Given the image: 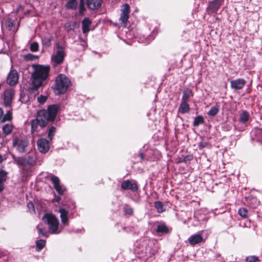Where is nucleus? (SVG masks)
Instances as JSON below:
<instances>
[{
	"label": "nucleus",
	"instance_id": "43",
	"mask_svg": "<svg viewBox=\"0 0 262 262\" xmlns=\"http://www.w3.org/2000/svg\"><path fill=\"white\" fill-rule=\"evenodd\" d=\"M26 58L28 60H33L38 58L37 56L31 54H28L26 55Z\"/></svg>",
	"mask_w": 262,
	"mask_h": 262
},
{
	"label": "nucleus",
	"instance_id": "47",
	"mask_svg": "<svg viewBox=\"0 0 262 262\" xmlns=\"http://www.w3.org/2000/svg\"><path fill=\"white\" fill-rule=\"evenodd\" d=\"M60 200V196H57V195L55 196L54 201L58 202H59Z\"/></svg>",
	"mask_w": 262,
	"mask_h": 262
},
{
	"label": "nucleus",
	"instance_id": "12",
	"mask_svg": "<svg viewBox=\"0 0 262 262\" xmlns=\"http://www.w3.org/2000/svg\"><path fill=\"white\" fill-rule=\"evenodd\" d=\"M14 95V91L12 89L6 90L4 93V104L6 106L11 105L12 99Z\"/></svg>",
	"mask_w": 262,
	"mask_h": 262
},
{
	"label": "nucleus",
	"instance_id": "20",
	"mask_svg": "<svg viewBox=\"0 0 262 262\" xmlns=\"http://www.w3.org/2000/svg\"><path fill=\"white\" fill-rule=\"evenodd\" d=\"M62 223L65 225L68 224L69 211L64 208H60L59 210Z\"/></svg>",
	"mask_w": 262,
	"mask_h": 262
},
{
	"label": "nucleus",
	"instance_id": "14",
	"mask_svg": "<svg viewBox=\"0 0 262 262\" xmlns=\"http://www.w3.org/2000/svg\"><path fill=\"white\" fill-rule=\"evenodd\" d=\"M224 0H213L209 3L207 7V11L209 13L216 12L222 5Z\"/></svg>",
	"mask_w": 262,
	"mask_h": 262
},
{
	"label": "nucleus",
	"instance_id": "17",
	"mask_svg": "<svg viewBox=\"0 0 262 262\" xmlns=\"http://www.w3.org/2000/svg\"><path fill=\"white\" fill-rule=\"evenodd\" d=\"M231 87L234 90L242 89L246 83V81L244 79H237L230 81Z\"/></svg>",
	"mask_w": 262,
	"mask_h": 262
},
{
	"label": "nucleus",
	"instance_id": "39",
	"mask_svg": "<svg viewBox=\"0 0 262 262\" xmlns=\"http://www.w3.org/2000/svg\"><path fill=\"white\" fill-rule=\"evenodd\" d=\"M37 229L39 234L43 236H48V232L46 229L40 228L39 225L37 227Z\"/></svg>",
	"mask_w": 262,
	"mask_h": 262
},
{
	"label": "nucleus",
	"instance_id": "27",
	"mask_svg": "<svg viewBox=\"0 0 262 262\" xmlns=\"http://www.w3.org/2000/svg\"><path fill=\"white\" fill-rule=\"evenodd\" d=\"M192 96V91L188 89H186L183 91L182 101H187V100Z\"/></svg>",
	"mask_w": 262,
	"mask_h": 262
},
{
	"label": "nucleus",
	"instance_id": "36",
	"mask_svg": "<svg viewBox=\"0 0 262 262\" xmlns=\"http://www.w3.org/2000/svg\"><path fill=\"white\" fill-rule=\"evenodd\" d=\"M246 262H259V260L258 257L251 255L247 257L246 259Z\"/></svg>",
	"mask_w": 262,
	"mask_h": 262
},
{
	"label": "nucleus",
	"instance_id": "38",
	"mask_svg": "<svg viewBox=\"0 0 262 262\" xmlns=\"http://www.w3.org/2000/svg\"><path fill=\"white\" fill-rule=\"evenodd\" d=\"M39 45L37 42H33L30 45V50L32 52H37L38 50Z\"/></svg>",
	"mask_w": 262,
	"mask_h": 262
},
{
	"label": "nucleus",
	"instance_id": "22",
	"mask_svg": "<svg viewBox=\"0 0 262 262\" xmlns=\"http://www.w3.org/2000/svg\"><path fill=\"white\" fill-rule=\"evenodd\" d=\"M14 128V127L12 124L7 123L3 125L2 130L4 135L8 136L12 133Z\"/></svg>",
	"mask_w": 262,
	"mask_h": 262
},
{
	"label": "nucleus",
	"instance_id": "40",
	"mask_svg": "<svg viewBox=\"0 0 262 262\" xmlns=\"http://www.w3.org/2000/svg\"><path fill=\"white\" fill-rule=\"evenodd\" d=\"M47 99V97L45 96L40 95L37 97V101L39 103L42 104L45 103Z\"/></svg>",
	"mask_w": 262,
	"mask_h": 262
},
{
	"label": "nucleus",
	"instance_id": "30",
	"mask_svg": "<svg viewBox=\"0 0 262 262\" xmlns=\"http://www.w3.org/2000/svg\"><path fill=\"white\" fill-rule=\"evenodd\" d=\"M204 123V118L202 116H198L194 119L193 123V126H197Z\"/></svg>",
	"mask_w": 262,
	"mask_h": 262
},
{
	"label": "nucleus",
	"instance_id": "8",
	"mask_svg": "<svg viewBox=\"0 0 262 262\" xmlns=\"http://www.w3.org/2000/svg\"><path fill=\"white\" fill-rule=\"evenodd\" d=\"M17 164L21 166L34 165L36 163L35 155L29 156L27 157H20L16 160Z\"/></svg>",
	"mask_w": 262,
	"mask_h": 262
},
{
	"label": "nucleus",
	"instance_id": "7",
	"mask_svg": "<svg viewBox=\"0 0 262 262\" xmlns=\"http://www.w3.org/2000/svg\"><path fill=\"white\" fill-rule=\"evenodd\" d=\"M64 56L63 48L58 46L56 52L52 56V63L53 67H55L61 64L63 61Z\"/></svg>",
	"mask_w": 262,
	"mask_h": 262
},
{
	"label": "nucleus",
	"instance_id": "35",
	"mask_svg": "<svg viewBox=\"0 0 262 262\" xmlns=\"http://www.w3.org/2000/svg\"><path fill=\"white\" fill-rule=\"evenodd\" d=\"M247 213L248 211L245 208H241L238 210L239 215L243 218H246L247 217Z\"/></svg>",
	"mask_w": 262,
	"mask_h": 262
},
{
	"label": "nucleus",
	"instance_id": "25",
	"mask_svg": "<svg viewBox=\"0 0 262 262\" xmlns=\"http://www.w3.org/2000/svg\"><path fill=\"white\" fill-rule=\"evenodd\" d=\"M7 178V173L4 171H0V192L4 189V182Z\"/></svg>",
	"mask_w": 262,
	"mask_h": 262
},
{
	"label": "nucleus",
	"instance_id": "13",
	"mask_svg": "<svg viewBox=\"0 0 262 262\" xmlns=\"http://www.w3.org/2000/svg\"><path fill=\"white\" fill-rule=\"evenodd\" d=\"M18 77L17 71L11 70L7 76V83L12 86L15 85L18 82Z\"/></svg>",
	"mask_w": 262,
	"mask_h": 262
},
{
	"label": "nucleus",
	"instance_id": "48",
	"mask_svg": "<svg viewBox=\"0 0 262 262\" xmlns=\"http://www.w3.org/2000/svg\"><path fill=\"white\" fill-rule=\"evenodd\" d=\"M139 156L141 158V160H143L144 159V155L142 152H140L139 154Z\"/></svg>",
	"mask_w": 262,
	"mask_h": 262
},
{
	"label": "nucleus",
	"instance_id": "16",
	"mask_svg": "<svg viewBox=\"0 0 262 262\" xmlns=\"http://www.w3.org/2000/svg\"><path fill=\"white\" fill-rule=\"evenodd\" d=\"M121 188L124 190L130 189L132 191L135 192L138 190V186L136 183H132L129 180L123 181L121 184Z\"/></svg>",
	"mask_w": 262,
	"mask_h": 262
},
{
	"label": "nucleus",
	"instance_id": "18",
	"mask_svg": "<svg viewBox=\"0 0 262 262\" xmlns=\"http://www.w3.org/2000/svg\"><path fill=\"white\" fill-rule=\"evenodd\" d=\"M203 240V237L200 233L193 234L188 239L189 244L192 246L201 243Z\"/></svg>",
	"mask_w": 262,
	"mask_h": 262
},
{
	"label": "nucleus",
	"instance_id": "4",
	"mask_svg": "<svg viewBox=\"0 0 262 262\" xmlns=\"http://www.w3.org/2000/svg\"><path fill=\"white\" fill-rule=\"evenodd\" d=\"M70 83L69 79L64 75L60 74L56 78V86L59 93H65Z\"/></svg>",
	"mask_w": 262,
	"mask_h": 262
},
{
	"label": "nucleus",
	"instance_id": "28",
	"mask_svg": "<svg viewBox=\"0 0 262 262\" xmlns=\"http://www.w3.org/2000/svg\"><path fill=\"white\" fill-rule=\"evenodd\" d=\"M249 118V115L247 112H244L240 116L239 120L241 122L245 123L247 122Z\"/></svg>",
	"mask_w": 262,
	"mask_h": 262
},
{
	"label": "nucleus",
	"instance_id": "26",
	"mask_svg": "<svg viewBox=\"0 0 262 262\" xmlns=\"http://www.w3.org/2000/svg\"><path fill=\"white\" fill-rule=\"evenodd\" d=\"M156 231L158 233L165 234L168 233V229L164 224H160L158 225Z\"/></svg>",
	"mask_w": 262,
	"mask_h": 262
},
{
	"label": "nucleus",
	"instance_id": "9",
	"mask_svg": "<svg viewBox=\"0 0 262 262\" xmlns=\"http://www.w3.org/2000/svg\"><path fill=\"white\" fill-rule=\"evenodd\" d=\"M48 179L52 182L54 188L58 194L60 195L62 194L64 191V188H62L60 185L59 178L51 174L48 177Z\"/></svg>",
	"mask_w": 262,
	"mask_h": 262
},
{
	"label": "nucleus",
	"instance_id": "33",
	"mask_svg": "<svg viewBox=\"0 0 262 262\" xmlns=\"http://www.w3.org/2000/svg\"><path fill=\"white\" fill-rule=\"evenodd\" d=\"M155 207L158 212H163L165 211L163 204L160 201L155 202Z\"/></svg>",
	"mask_w": 262,
	"mask_h": 262
},
{
	"label": "nucleus",
	"instance_id": "1",
	"mask_svg": "<svg viewBox=\"0 0 262 262\" xmlns=\"http://www.w3.org/2000/svg\"><path fill=\"white\" fill-rule=\"evenodd\" d=\"M32 72V84L34 89L40 87L49 77L50 67L40 64H33Z\"/></svg>",
	"mask_w": 262,
	"mask_h": 262
},
{
	"label": "nucleus",
	"instance_id": "3",
	"mask_svg": "<svg viewBox=\"0 0 262 262\" xmlns=\"http://www.w3.org/2000/svg\"><path fill=\"white\" fill-rule=\"evenodd\" d=\"M44 222L48 225L49 231L52 234H58L61 232L59 229V221L55 216L46 213L42 217Z\"/></svg>",
	"mask_w": 262,
	"mask_h": 262
},
{
	"label": "nucleus",
	"instance_id": "23",
	"mask_svg": "<svg viewBox=\"0 0 262 262\" xmlns=\"http://www.w3.org/2000/svg\"><path fill=\"white\" fill-rule=\"evenodd\" d=\"M189 105L187 101H182L179 111L182 114H185L189 111Z\"/></svg>",
	"mask_w": 262,
	"mask_h": 262
},
{
	"label": "nucleus",
	"instance_id": "11",
	"mask_svg": "<svg viewBox=\"0 0 262 262\" xmlns=\"http://www.w3.org/2000/svg\"><path fill=\"white\" fill-rule=\"evenodd\" d=\"M130 12V7L128 4H124L122 6L121 9V14L120 20L124 25L126 24L127 20L129 18V13Z\"/></svg>",
	"mask_w": 262,
	"mask_h": 262
},
{
	"label": "nucleus",
	"instance_id": "37",
	"mask_svg": "<svg viewBox=\"0 0 262 262\" xmlns=\"http://www.w3.org/2000/svg\"><path fill=\"white\" fill-rule=\"evenodd\" d=\"M56 128L54 126H51L48 132V137L50 140H52L53 136H54L55 133Z\"/></svg>",
	"mask_w": 262,
	"mask_h": 262
},
{
	"label": "nucleus",
	"instance_id": "24",
	"mask_svg": "<svg viewBox=\"0 0 262 262\" xmlns=\"http://www.w3.org/2000/svg\"><path fill=\"white\" fill-rule=\"evenodd\" d=\"M5 23L6 27L10 31L12 32L15 31V23L11 19L7 18Z\"/></svg>",
	"mask_w": 262,
	"mask_h": 262
},
{
	"label": "nucleus",
	"instance_id": "19",
	"mask_svg": "<svg viewBox=\"0 0 262 262\" xmlns=\"http://www.w3.org/2000/svg\"><path fill=\"white\" fill-rule=\"evenodd\" d=\"M102 0H86L88 7L92 10L98 9L100 7Z\"/></svg>",
	"mask_w": 262,
	"mask_h": 262
},
{
	"label": "nucleus",
	"instance_id": "2",
	"mask_svg": "<svg viewBox=\"0 0 262 262\" xmlns=\"http://www.w3.org/2000/svg\"><path fill=\"white\" fill-rule=\"evenodd\" d=\"M45 112L38 111L36 119L31 121V133L34 135L37 134L40 128L47 125V120L44 118Z\"/></svg>",
	"mask_w": 262,
	"mask_h": 262
},
{
	"label": "nucleus",
	"instance_id": "49",
	"mask_svg": "<svg viewBox=\"0 0 262 262\" xmlns=\"http://www.w3.org/2000/svg\"><path fill=\"white\" fill-rule=\"evenodd\" d=\"M3 161V158H2V156L1 155H0V163L2 162Z\"/></svg>",
	"mask_w": 262,
	"mask_h": 262
},
{
	"label": "nucleus",
	"instance_id": "29",
	"mask_svg": "<svg viewBox=\"0 0 262 262\" xmlns=\"http://www.w3.org/2000/svg\"><path fill=\"white\" fill-rule=\"evenodd\" d=\"M219 111V108L218 106H213L211 108V109L208 111L207 114L208 116L213 117L215 116Z\"/></svg>",
	"mask_w": 262,
	"mask_h": 262
},
{
	"label": "nucleus",
	"instance_id": "5",
	"mask_svg": "<svg viewBox=\"0 0 262 262\" xmlns=\"http://www.w3.org/2000/svg\"><path fill=\"white\" fill-rule=\"evenodd\" d=\"M59 106L57 104L49 105L48 110H41L39 111H44L45 112V118L47 120V124L49 121H53L55 120L57 114L59 110Z\"/></svg>",
	"mask_w": 262,
	"mask_h": 262
},
{
	"label": "nucleus",
	"instance_id": "41",
	"mask_svg": "<svg viewBox=\"0 0 262 262\" xmlns=\"http://www.w3.org/2000/svg\"><path fill=\"white\" fill-rule=\"evenodd\" d=\"M27 207L29 209V211L31 213L35 212V208L32 202H29L27 204Z\"/></svg>",
	"mask_w": 262,
	"mask_h": 262
},
{
	"label": "nucleus",
	"instance_id": "15",
	"mask_svg": "<svg viewBox=\"0 0 262 262\" xmlns=\"http://www.w3.org/2000/svg\"><path fill=\"white\" fill-rule=\"evenodd\" d=\"M147 247L145 249V253L148 257H151L157 252V250L154 248V241L148 240L145 242Z\"/></svg>",
	"mask_w": 262,
	"mask_h": 262
},
{
	"label": "nucleus",
	"instance_id": "44",
	"mask_svg": "<svg viewBox=\"0 0 262 262\" xmlns=\"http://www.w3.org/2000/svg\"><path fill=\"white\" fill-rule=\"evenodd\" d=\"M208 145V143L207 142H201L199 144V147L200 149H202L203 148L207 147Z\"/></svg>",
	"mask_w": 262,
	"mask_h": 262
},
{
	"label": "nucleus",
	"instance_id": "21",
	"mask_svg": "<svg viewBox=\"0 0 262 262\" xmlns=\"http://www.w3.org/2000/svg\"><path fill=\"white\" fill-rule=\"evenodd\" d=\"M91 20L88 18H85L82 21V29L83 33L86 34L90 31V27L91 25Z\"/></svg>",
	"mask_w": 262,
	"mask_h": 262
},
{
	"label": "nucleus",
	"instance_id": "10",
	"mask_svg": "<svg viewBox=\"0 0 262 262\" xmlns=\"http://www.w3.org/2000/svg\"><path fill=\"white\" fill-rule=\"evenodd\" d=\"M37 147L40 152L45 154L50 149L49 142L46 139L41 138L37 141Z\"/></svg>",
	"mask_w": 262,
	"mask_h": 262
},
{
	"label": "nucleus",
	"instance_id": "31",
	"mask_svg": "<svg viewBox=\"0 0 262 262\" xmlns=\"http://www.w3.org/2000/svg\"><path fill=\"white\" fill-rule=\"evenodd\" d=\"M77 3L76 0H70L66 4V7L68 9H74L77 7Z\"/></svg>",
	"mask_w": 262,
	"mask_h": 262
},
{
	"label": "nucleus",
	"instance_id": "34",
	"mask_svg": "<svg viewBox=\"0 0 262 262\" xmlns=\"http://www.w3.org/2000/svg\"><path fill=\"white\" fill-rule=\"evenodd\" d=\"M12 119V112L11 111H7V113L4 115L2 119V122L11 121Z\"/></svg>",
	"mask_w": 262,
	"mask_h": 262
},
{
	"label": "nucleus",
	"instance_id": "6",
	"mask_svg": "<svg viewBox=\"0 0 262 262\" xmlns=\"http://www.w3.org/2000/svg\"><path fill=\"white\" fill-rule=\"evenodd\" d=\"M29 145V141L26 137L15 138L13 141V146L15 147L19 152L26 151V149Z\"/></svg>",
	"mask_w": 262,
	"mask_h": 262
},
{
	"label": "nucleus",
	"instance_id": "46",
	"mask_svg": "<svg viewBox=\"0 0 262 262\" xmlns=\"http://www.w3.org/2000/svg\"><path fill=\"white\" fill-rule=\"evenodd\" d=\"M3 118V110L0 108V121L2 122V119Z\"/></svg>",
	"mask_w": 262,
	"mask_h": 262
},
{
	"label": "nucleus",
	"instance_id": "42",
	"mask_svg": "<svg viewBox=\"0 0 262 262\" xmlns=\"http://www.w3.org/2000/svg\"><path fill=\"white\" fill-rule=\"evenodd\" d=\"M84 10V0H80V3L79 4V12L82 13Z\"/></svg>",
	"mask_w": 262,
	"mask_h": 262
},
{
	"label": "nucleus",
	"instance_id": "45",
	"mask_svg": "<svg viewBox=\"0 0 262 262\" xmlns=\"http://www.w3.org/2000/svg\"><path fill=\"white\" fill-rule=\"evenodd\" d=\"M124 211L129 215H132L133 213V209L131 208L125 209Z\"/></svg>",
	"mask_w": 262,
	"mask_h": 262
},
{
	"label": "nucleus",
	"instance_id": "32",
	"mask_svg": "<svg viewBox=\"0 0 262 262\" xmlns=\"http://www.w3.org/2000/svg\"><path fill=\"white\" fill-rule=\"evenodd\" d=\"M46 241L39 239L36 241V248L38 251H40L45 246Z\"/></svg>",
	"mask_w": 262,
	"mask_h": 262
}]
</instances>
